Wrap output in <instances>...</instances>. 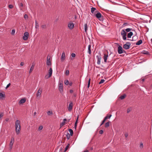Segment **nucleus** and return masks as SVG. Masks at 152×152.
Masks as SVG:
<instances>
[{
    "label": "nucleus",
    "instance_id": "nucleus-1",
    "mask_svg": "<svg viewBox=\"0 0 152 152\" xmlns=\"http://www.w3.org/2000/svg\"><path fill=\"white\" fill-rule=\"evenodd\" d=\"M15 132L17 134H18L20 133V121L17 120L15 122Z\"/></svg>",
    "mask_w": 152,
    "mask_h": 152
},
{
    "label": "nucleus",
    "instance_id": "nucleus-2",
    "mask_svg": "<svg viewBox=\"0 0 152 152\" xmlns=\"http://www.w3.org/2000/svg\"><path fill=\"white\" fill-rule=\"evenodd\" d=\"M121 35L123 39L124 40H126L127 33L124 29H123L121 32Z\"/></svg>",
    "mask_w": 152,
    "mask_h": 152
},
{
    "label": "nucleus",
    "instance_id": "nucleus-3",
    "mask_svg": "<svg viewBox=\"0 0 152 152\" xmlns=\"http://www.w3.org/2000/svg\"><path fill=\"white\" fill-rule=\"evenodd\" d=\"M53 72V70L51 67H50L48 71V74L45 76L46 79H48L50 78L52 76Z\"/></svg>",
    "mask_w": 152,
    "mask_h": 152
},
{
    "label": "nucleus",
    "instance_id": "nucleus-4",
    "mask_svg": "<svg viewBox=\"0 0 152 152\" xmlns=\"http://www.w3.org/2000/svg\"><path fill=\"white\" fill-rule=\"evenodd\" d=\"M109 56L108 55V53L107 52V53H104V56H103V58L104 60V61L105 63H107V62H109V61L108 60L107 61V59H109Z\"/></svg>",
    "mask_w": 152,
    "mask_h": 152
},
{
    "label": "nucleus",
    "instance_id": "nucleus-5",
    "mask_svg": "<svg viewBox=\"0 0 152 152\" xmlns=\"http://www.w3.org/2000/svg\"><path fill=\"white\" fill-rule=\"evenodd\" d=\"M131 44L129 42H126V43L124 45L123 48L126 50H127L129 48Z\"/></svg>",
    "mask_w": 152,
    "mask_h": 152
},
{
    "label": "nucleus",
    "instance_id": "nucleus-6",
    "mask_svg": "<svg viewBox=\"0 0 152 152\" xmlns=\"http://www.w3.org/2000/svg\"><path fill=\"white\" fill-rule=\"evenodd\" d=\"M29 34L28 32H26L24 33V36L23 37V39L24 40H26L28 38Z\"/></svg>",
    "mask_w": 152,
    "mask_h": 152
},
{
    "label": "nucleus",
    "instance_id": "nucleus-7",
    "mask_svg": "<svg viewBox=\"0 0 152 152\" xmlns=\"http://www.w3.org/2000/svg\"><path fill=\"white\" fill-rule=\"evenodd\" d=\"M42 88H40L37 91V93L36 94L37 97H40L41 94L42 92Z\"/></svg>",
    "mask_w": 152,
    "mask_h": 152
},
{
    "label": "nucleus",
    "instance_id": "nucleus-8",
    "mask_svg": "<svg viewBox=\"0 0 152 152\" xmlns=\"http://www.w3.org/2000/svg\"><path fill=\"white\" fill-rule=\"evenodd\" d=\"M14 138L12 137L11 138L10 142V150L12 148V146L14 142Z\"/></svg>",
    "mask_w": 152,
    "mask_h": 152
},
{
    "label": "nucleus",
    "instance_id": "nucleus-9",
    "mask_svg": "<svg viewBox=\"0 0 152 152\" xmlns=\"http://www.w3.org/2000/svg\"><path fill=\"white\" fill-rule=\"evenodd\" d=\"M58 87L59 91L61 93L63 91V86L62 83H59L58 85Z\"/></svg>",
    "mask_w": 152,
    "mask_h": 152
},
{
    "label": "nucleus",
    "instance_id": "nucleus-10",
    "mask_svg": "<svg viewBox=\"0 0 152 152\" xmlns=\"http://www.w3.org/2000/svg\"><path fill=\"white\" fill-rule=\"evenodd\" d=\"M118 52L119 54H121L123 53V48L121 46L119 45L118 48Z\"/></svg>",
    "mask_w": 152,
    "mask_h": 152
},
{
    "label": "nucleus",
    "instance_id": "nucleus-11",
    "mask_svg": "<svg viewBox=\"0 0 152 152\" xmlns=\"http://www.w3.org/2000/svg\"><path fill=\"white\" fill-rule=\"evenodd\" d=\"M96 17L99 20H102V15L100 12H98L96 14Z\"/></svg>",
    "mask_w": 152,
    "mask_h": 152
},
{
    "label": "nucleus",
    "instance_id": "nucleus-12",
    "mask_svg": "<svg viewBox=\"0 0 152 152\" xmlns=\"http://www.w3.org/2000/svg\"><path fill=\"white\" fill-rule=\"evenodd\" d=\"M73 108V103L72 102L69 103V107L68 108V110L69 111H71L72 110Z\"/></svg>",
    "mask_w": 152,
    "mask_h": 152
},
{
    "label": "nucleus",
    "instance_id": "nucleus-13",
    "mask_svg": "<svg viewBox=\"0 0 152 152\" xmlns=\"http://www.w3.org/2000/svg\"><path fill=\"white\" fill-rule=\"evenodd\" d=\"M47 64L48 66L51 65V63L50 60V58H49V56L47 57Z\"/></svg>",
    "mask_w": 152,
    "mask_h": 152
},
{
    "label": "nucleus",
    "instance_id": "nucleus-14",
    "mask_svg": "<svg viewBox=\"0 0 152 152\" xmlns=\"http://www.w3.org/2000/svg\"><path fill=\"white\" fill-rule=\"evenodd\" d=\"M68 26L70 29H72L74 28V24L72 22H70L68 23Z\"/></svg>",
    "mask_w": 152,
    "mask_h": 152
},
{
    "label": "nucleus",
    "instance_id": "nucleus-15",
    "mask_svg": "<svg viewBox=\"0 0 152 152\" xmlns=\"http://www.w3.org/2000/svg\"><path fill=\"white\" fill-rule=\"evenodd\" d=\"M65 52L64 51L62 53V55L61 56V61H63L64 60H65Z\"/></svg>",
    "mask_w": 152,
    "mask_h": 152
},
{
    "label": "nucleus",
    "instance_id": "nucleus-16",
    "mask_svg": "<svg viewBox=\"0 0 152 152\" xmlns=\"http://www.w3.org/2000/svg\"><path fill=\"white\" fill-rule=\"evenodd\" d=\"M96 57L97 58V64L99 65L100 64L101 57L100 56H97Z\"/></svg>",
    "mask_w": 152,
    "mask_h": 152
},
{
    "label": "nucleus",
    "instance_id": "nucleus-17",
    "mask_svg": "<svg viewBox=\"0 0 152 152\" xmlns=\"http://www.w3.org/2000/svg\"><path fill=\"white\" fill-rule=\"evenodd\" d=\"M66 121L67 120L66 118H64L63 119V121L60 124V127H61L65 125Z\"/></svg>",
    "mask_w": 152,
    "mask_h": 152
},
{
    "label": "nucleus",
    "instance_id": "nucleus-18",
    "mask_svg": "<svg viewBox=\"0 0 152 152\" xmlns=\"http://www.w3.org/2000/svg\"><path fill=\"white\" fill-rule=\"evenodd\" d=\"M129 23L127 22L124 23L121 26L122 28H124L126 26H129Z\"/></svg>",
    "mask_w": 152,
    "mask_h": 152
},
{
    "label": "nucleus",
    "instance_id": "nucleus-19",
    "mask_svg": "<svg viewBox=\"0 0 152 152\" xmlns=\"http://www.w3.org/2000/svg\"><path fill=\"white\" fill-rule=\"evenodd\" d=\"M26 101V99L25 98L22 99L19 102V104H22L25 103Z\"/></svg>",
    "mask_w": 152,
    "mask_h": 152
},
{
    "label": "nucleus",
    "instance_id": "nucleus-20",
    "mask_svg": "<svg viewBox=\"0 0 152 152\" xmlns=\"http://www.w3.org/2000/svg\"><path fill=\"white\" fill-rule=\"evenodd\" d=\"M133 33L132 32H130L128 33L127 35V37L128 38H130L132 36Z\"/></svg>",
    "mask_w": 152,
    "mask_h": 152
},
{
    "label": "nucleus",
    "instance_id": "nucleus-21",
    "mask_svg": "<svg viewBox=\"0 0 152 152\" xmlns=\"http://www.w3.org/2000/svg\"><path fill=\"white\" fill-rule=\"evenodd\" d=\"M91 45H89L88 46V52L89 54H91Z\"/></svg>",
    "mask_w": 152,
    "mask_h": 152
},
{
    "label": "nucleus",
    "instance_id": "nucleus-22",
    "mask_svg": "<svg viewBox=\"0 0 152 152\" xmlns=\"http://www.w3.org/2000/svg\"><path fill=\"white\" fill-rule=\"evenodd\" d=\"M5 96V95L4 94L0 93V99H2L3 98H4Z\"/></svg>",
    "mask_w": 152,
    "mask_h": 152
},
{
    "label": "nucleus",
    "instance_id": "nucleus-23",
    "mask_svg": "<svg viewBox=\"0 0 152 152\" xmlns=\"http://www.w3.org/2000/svg\"><path fill=\"white\" fill-rule=\"evenodd\" d=\"M34 65L33 64L30 68V69L29 70V73H31V72H32V71L34 69Z\"/></svg>",
    "mask_w": 152,
    "mask_h": 152
},
{
    "label": "nucleus",
    "instance_id": "nucleus-24",
    "mask_svg": "<svg viewBox=\"0 0 152 152\" xmlns=\"http://www.w3.org/2000/svg\"><path fill=\"white\" fill-rule=\"evenodd\" d=\"M126 95L125 94H124L122 95H121L120 96L119 98L121 99L122 100L125 98L126 97Z\"/></svg>",
    "mask_w": 152,
    "mask_h": 152
},
{
    "label": "nucleus",
    "instance_id": "nucleus-25",
    "mask_svg": "<svg viewBox=\"0 0 152 152\" xmlns=\"http://www.w3.org/2000/svg\"><path fill=\"white\" fill-rule=\"evenodd\" d=\"M78 119V116H77V119L76 120V121H75V125H74V127L75 129H76L77 126V121Z\"/></svg>",
    "mask_w": 152,
    "mask_h": 152
},
{
    "label": "nucleus",
    "instance_id": "nucleus-26",
    "mask_svg": "<svg viewBox=\"0 0 152 152\" xmlns=\"http://www.w3.org/2000/svg\"><path fill=\"white\" fill-rule=\"evenodd\" d=\"M142 41L140 39L136 43V45H139L142 44Z\"/></svg>",
    "mask_w": 152,
    "mask_h": 152
},
{
    "label": "nucleus",
    "instance_id": "nucleus-27",
    "mask_svg": "<svg viewBox=\"0 0 152 152\" xmlns=\"http://www.w3.org/2000/svg\"><path fill=\"white\" fill-rule=\"evenodd\" d=\"M47 113L48 115H52L53 114V112L52 111H48L47 112Z\"/></svg>",
    "mask_w": 152,
    "mask_h": 152
},
{
    "label": "nucleus",
    "instance_id": "nucleus-28",
    "mask_svg": "<svg viewBox=\"0 0 152 152\" xmlns=\"http://www.w3.org/2000/svg\"><path fill=\"white\" fill-rule=\"evenodd\" d=\"M112 115H107L105 118H104L106 120L107 119H109L111 117Z\"/></svg>",
    "mask_w": 152,
    "mask_h": 152
},
{
    "label": "nucleus",
    "instance_id": "nucleus-29",
    "mask_svg": "<svg viewBox=\"0 0 152 152\" xmlns=\"http://www.w3.org/2000/svg\"><path fill=\"white\" fill-rule=\"evenodd\" d=\"M69 132L70 133V135L71 136H72L73 135V131L72 130V129H69Z\"/></svg>",
    "mask_w": 152,
    "mask_h": 152
},
{
    "label": "nucleus",
    "instance_id": "nucleus-30",
    "mask_svg": "<svg viewBox=\"0 0 152 152\" xmlns=\"http://www.w3.org/2000/svg\"><path fill=\"white\" fill-rule=\"evenodd\" d=\"M125 31L126 32H130V31L132 30V28H127L126 29H124Z\"/></svg>",
    "mask_w": 152,
    "mask_h": 152
},
{
    "label": "nucleus",
    "instance_id": "nucleus-31",
    "mask_svg": "<svg viewBox=\"0 0 152 152\" xmlns=\"http://www.w3.org/2000/svg\"><path fill=\"white\" fill-rule=\"evenodd\" d=\"M35 27L36 28H38L39 27V25L38 23H37V20L35 21Z\"/></svg>",
    "mask_w": 152,
    "mask_h": 152
},
{
    "label": "nucleus",
    "instance_id": "nucleus-32",
    "mask_svg": "<svg viewBox=\"0 0 152 152\" xmlns=\"http://www.w3.org/2000/svg\"><path fill=\"white\" fill-rule=\"evenodd\" d=\"M88 27L87 26V24H86L84 26V29L86 32H87L88 29Z\"/></svg>",
    "mask_w": 152,
    "mask_h": 152
},
{
    "label": "nucleus",
    "instance_id": "nucleus-33",
    "mask_svg": "<svg viewBox=\"0 0 152 152\" xmlns=\"http://www.w3.org/2000/svg\"><path fill=\"white\" fill-rule=\"evenodd\" d=\"M142 53L143 54H144L148 55V54H149V53L148 51H143L142 52Z\"/></svg>",
    "mask_w": 152,
    "mask_h": 152
},
{
    "label": "nucleus",
    "instance_id": "nucleus-34",
    "mask_svg": "<svg viewBox=\"0 0 152 152\" xmlns=\"http://www.w3.org/2000/svg\"><path fill=\"white\" fill-rule=\"evenodd\" d=\"M66 138L68 140H69V139L70 137V135L68 133H67V134L66 135Z\"/></svg>",
    "mask_w": 152,
    "mask_h": 152
},
{
    "label": "nucleus",
    "instance_id": "nucleus-35",
    "mask_svg": "<svg viewBox=\"0 0 152 152\" xmlns=\"http://www.w3.org/2000/svg\"><path fill=\"white\" fill-rule=\"evenodd\" d=\"M96 10V9L94 7H92L91 8V12L93 13V12Z\"/></svg>",
    "mask_w": 152,
    "mask_h": 152
},
{
    "label": "nucleus",
    "instance_id": "nucleus-36",
    "mask_svg": "<svg viewBox=\"0 0 152 152\" xmlns=\"http://www.w3.org/2000/svg\"><path fill=\"white\" fill-rule=\"evenodd\" d=\"M90 82H91V79L90 78L89 79L88 84V88H89L90 84Z\"/></svg>",
    "mask_w": 152,
    "mask_h": 152
},
{
    "label": "nucleus",
    "instance_id": "nucleus-37",
    "mask_svg": "<svg viewBox=\"0 0 152 152\" xmlns=\"http://www.w3.org/2000/svg\"><path fill=\"white\" fill-rule=\"evenodd\" d=\"M69 144H68L66 146V147L65 148V150L64 151V152H65L66 151H67V149H68V148H69Z\"/></svg>",
    "mask_w": 152,
    "mask_h": 152
},
{
    "label": "nucleus",
    "instance_id": "nucleus-38",
    "mask_svg": "<svg viewBox=\"0 0 152 152\" xmlns=\"http://www.w3.org/2000/svg\"><path fill=\"white\" fill-rule=\"evenodd\" d=\"M109 123L108 122H106L105 124V127H107L109 126Z\"/></svg>",
    "mask_w": 152,
    "mask_h": 152
},
{
    "label": "nucleus",
    "instance_id": "nucleus-39",
    "mask_svg": "<svg viewBox=\"0 0 152 152\" xmlns=\"http://www.w3.org/2000/svg\"><path fill=\"white\" fill-rule=\"evenodd\" d=\"M15 32V30L14 29H13L12 30L11 34L12 35H13Z\"/></svg>",
    "mask_w": 152,
    "mask_h": 152
},
{
    "label": "nucleus",
    "instance_id": "nucleus-40",
    "mask_svg": "<svg viewBox=\"0 0 152 152\" xmlns=\"http://www.w3.org/2000/svg\"><path fill=\"white\" fill-rule=\"evenodd\" d=\"M64 83L65 84L68 85L69 83L68 80H65L64 81Z\"/></svg>",
    "mask_w": 152,
    "mask_h": 152
},
{
    "label": "nucleus",
    "instance_id": "nucleus-41",
    "mask_svg": "<svg viewBox=\"0 0 152 152\" xmlns=\"http://www.w3.org/2000/svg\"><path fill=\"white\" fill-rule=\"evenodd\" d=\"M105 81V80L104 79H102L100 81L99 83V84H102Z\"/></svg>",
    "mask_w": 152,
    "mask_h": 152
},
{
    "label": "nucleus",
    "instance_id": "nucleus-42",
    "mask_svg": "<svg viewBox=\"0 0 152 152\" xmlns=\"http://www.w3.org/2000/svg\"><path fill=\"white\" fill-rule=\"evenodd\" d=\"M66 75H68L69 74V70H66L65 72Z\"/></svg>",
    "mask_w": 152,
    "mask_h": 152
},
{
    "label": "nucleus",
    "instance_id": "nucleus-43",
    "mask_svg": "<svg viewBox=\"0 0 152 152\" xmlns=\"http://www.w3.org/2000/svg\"><path fill=\"white\" fill-rule=\"evenodd\" d=\"M143 143L142 142L140 143V148H143Z\"/></svg>",
    "mask_w": 152,
    "mask_h": 152
},
{
    "label": "nucleus",
    "instance_id": "nucleus-44",
    "mask_svg": "<svg viewBox=\"0 0 152 152\" xmlns=\"http://www.w3.org/2000/svg\"><path fill=\"white\" fill-rule=\"evenodd\" d=\"M42 128H43L42 126H40L39 127L38 129H39V130H42Z\"/></svg>",
    "mask_w": 152,
    "mask_h": 152
},
{
    "label": "nucleus",
    "instance_id": "nucleus-45",
    "mask_svg": "<svg viewBox=\"0 0 152 152\" xmlns=\"http://www.w3.org/2000/svg\"><path fill=\"white\" fill-rule=\"evenodd\" d=\"M106 120L104 118V120L102 121V123L101 124L100 126H102L104 123L105 122Z\"/></svg>",
    "mask_w": 152,
    "mask_h": 152
},
{
    "label": "nucleus",
    "instance_id": "nucleus-46",
    "mask_svg": "<svg viewBox=\"0 0 152 152\" xmlns=\"http://www.w3.org/2000/svg\"><path fill=\"white\" fill-rule=\"evenodd\" d=\"M13 7V6L12 5L10 4L9 5V7L10 9L12 8Z\"/></svg>",
    "mask_w": 152,
    "mask_h": 152
},
{
    "label": "nucleus",
    "instance_id": "nucleus-47",
    "mask_svg": "<svg viewBox=\"0 0 152 152\" xmlns=\"http://www.w3.org/2000/svg\"><path fill=\"white\" fill-rule=\"evenodd\" d=\"M24 18L25 19H27L28 18V16L27 14H25L24 16Z\"/></svg>",
    "mask_w": 152,
    "mask_h": 152
},
{
    "label": "nucleus",
    "instance_id": "nucleus-48",
    "mask_svg": "<svg viewBox=\"0 0 152 152\" xmlns=\"http://www.w3.org/2000/svg\"><path fill=\"white\" fill-rule=\"evenodd\" d=\"M23 4L22 3H21L20 4V8L21 10H22V8H21V7H23Z\"/></svg>",
    "mask_w": 152,
    "mask_h": 152
},
{
    "label": "nucleus",
    "instance_id": "nucleus-49",
    "mask_svg": "<svg viewBox=\"0 0 152 152\" xmlns=\"http://www.w3.org/2000/svg\"><path fill=\"white\" fill-rule=\"evenodd\" d=\"M71 56H72V57H75L76 56V55L74 53H72L71 54Z\"/></svg>",
    "mask_w": 152,
    "mask_h": 152
},
{
    "label": "nucleus",
    "instance_id": "nucleus-50",
    "mask_svg": "<svg viewBox=\"0 0 152 152\" xmlns=\"http://www.w3.org/2000/svg\"><path fill=\"white\" fill-rule=\"evenodd\" d=\"M46 27V25H44L42 26L41 27L43 28H45Z\"/></svg>",
    "mask_w": 152,
    "mask_h": 152
},
{
    "label": "nucleus",
    "instance_id": "nucleus-51",
    "mask_svg": "<svg viewBox=\"0 0 152 152\" xmlns=\"http://www.w3.org/2000/svg\"><path fill=\"white\" fill-rule=\"evenodd\" d=\"M103 131L102 130H101L99 131V133L100 134H102L103 133Z\"/></svg>",
    "mask_w": 152,
    "mask_h": 152
},
{
    "label": "nucleus",
    "instance_id": "nucleus-52",
    "mask_svg": "<svg viewBox=\"0 0 152 152\" xmlns=\"http://www.w3.org/2000/svg\"><path fill=\"white\" fill-rule=\"evenodd\" d=\"M10 83H9L7 85V86L6 87V89H7L10 86Z\"/></svg>",
    "mask_w": 152,
    "mask_h": 152
},
{
    "label": "nucleus",
    "instance_id": "nucleus-53",
    "mask_svg": "<svg viewBox=\"0 0 152 152\" xmlns=\"http://www.w3.org/2000/svg\"><path fill=\"white\" fill-rule=\"evenodd\" d=\"M126 137H127L128 136V134L127 133H125L124 134Z\"/></svg>",
    "mask_w": 152,
    "mask_h": 152
},
{
    "label": "nucleus",
    "instance_id": "nucleus-54",
    "mask_svg": "<svg viewBox=\"0 0 152 152\" xmlns=\"http://www.w3.org/2000/svg\"><path fill=\"white\" fill-rule=\"evenodd\" d=\"M20 65L21 66H22L23 65H24V63L23 62H21L20 63Z\"/></svg>",
    "mask_w": 152,
    "mask_h": 152
},
{
    "label": "nucleus",
    "instance_id": "nucleus-55",
    "mask_svg": "<svg viewBox=\"0 0 152 152\" xmlns=\"http://www.w3.org/2000/svg\"><path fill=\"white\" fill-rule=\"evenodd\" d=\"M73 92V90H70V93H72Z\"/></svg>",
    "mask_w": 152,
    "mask_h": 152
},
{
    "label": "nucleus",
    "instance_id": "nucleus-56",
    "mask_svg": "<svg viewBox=\"0 0 152 152\" xmlns=\"http://www.w3.org/2000/svg\"><path fill=\"white\" fill-rule=\"evenodd\" d=\"M9 120V118H6L5 121H8Z\"/></svg>",
    "mask_w": 152,
    "mask_h": 152
},
{
    "label": "nucleus",
    "instance_id": "nucleus-57",
    "mask_svg": "<svg viewBox=\"0 0 152 152\" xmlns=\"http://www.w3.org/2000/svg\"><path fill=\"white\" fill-rule=\"evenodd\" d=\"M69 85L70 86H71L72 85V82H70L69 83Z\"/></svg>",
    "mask_w": 152,
    "mask_h": 152
},
{
    "label": "nucleus",
    "instance_id": "nucleus-58",
    "mask_svg": "<svg viewBox=\"0 0 152 152\" xmlns=\"http://www.w3.org/2000/svg\"><path fill=\"white\" fill-rule=\"evenodd\" d=\"M130 111V110H129V109H128L127 110V113H129Z\"/></svg>",
    "mask_w": 152,
    "mask_h": 152
},
{
    "label": "nucleus",
    "instance_id": "nucleus-59",
    "mask_svg": "<svg viewBox=\"0 0 152 152\" xmlns=\"http://www.w3.org/2000/svg\"><path fill=\"white\" fill-rule=\"evenodd\" d=\"M88 150H86L83 151V152H88Z\"/></svg>",
    "mask_w": 152,
    "mask_h": 152
},
{
    "label": "nucleus",
    "instance_id": "nucleus-60",
    "mask_svg": "<svg viewBox=\"0 0 152 152\" xmlns=\"http://www.w3.org/2000/svg\"><path fill=\"white\" fill-rule=\"evenodd\" d=\"M36 114V112H35L34 113V115H35Z\"/></svg>",
    "mask_w": 152,
    "mask_h": 152
},
{
    "label": "nucleus",
    "instance_id": "nucleus-61",
    "mask_svg": "<svg viewBox=\"0 0 152 152\" xmlns=\"http://www.w3.org/2000/svg\"><path fill=\"white\" fill-rule=\"evenodd\" d=\"M135 37V36H133V37H132V40H133V39L134 38V37Z\"/></svg>",
    "mask_w": 152,
    "mask_h": 152
},
{
    "label": "nucleus",
    "instance_id": "nucleus-62",
    "mask_svg": "<svg viewBox=\"0 0 152 152\" xmlns=\"http://www.w3.org/2000/svg\"><path fill=\"white\" fill-rule=\"evenodd\" d=\"M151 41L152 42V39H151Z\"/></svg>",
    "mask_w": 152,
    "mask_h": 152
},
{
    "label": "nucleus",
    "instance_id": "nucleus-63",
    "mask_svg": "<svg viewBox=\"0 0 152 152\" xmlns=\"http://www.w3.org/2000/svg\"><path fill=\"white\" fill-rule=\"evenodd\" d=\"M144 79H143L142 80V81H144Z\"/></svg>",
    "mask_w": 152,
    "mask_h": 152
},
{
    "label": "nucleus",
    "instance_id": "nucleus-64",
    "mask_svg": "<svg viewBox=\"0 0 152 152\" xmlns=\"http://www.w3.org/2000/svg\"><path fill=\"white\" fill-rule=\"evenodd\" d=\"M69 120H68V122H69Z\"/></svg>",
    "mask_w": 152,
    "mask_h": 152
}]
</instances>
